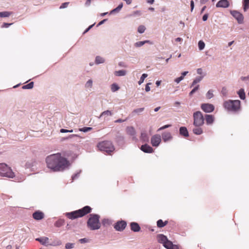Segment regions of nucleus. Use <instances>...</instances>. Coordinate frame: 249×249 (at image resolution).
Here are the masks:
<instances>
[{"mask_svg": "<svg viewBox=\"0 0 249 249\" xmlns=\"http://www.w3.org/2000/svg\"><path fill=\"white\" fill-rule=\"evenodd\" d=\"M46 161L47 167L54 172L63 171L70 165L69 161L60 153L48 156Z\"/></svg>", "mask_w": 249, "mask_h": 249, "instance_id": "f257e3e1", "label": "nucleus"}, {"mask_svg": "<svg viewBox=\"0 0 249 249\" xmlns=\"http://www.w3.org/2000/svg\"><path fill=\"white\" fill-rule=\"evenodd\" d=\"M92 209L89 206L84 207L83 208L70 213H66V216L69 219L73 220L82 217L91 212Z\"/></svg>", "mask_w": 249, "mask_h": 249, "instance_id": "f03ea898", "label": "nucleus"}, {"mask_svg": "<svg viewBox=\"0 0 249 249\" xmlns=\"http://www.w3.org/2000/svg\"><path fill=\"white\" fill-rule=\"evenodd\" d=\"M223 106L228 111L236 112L240 110L241 102L239 100H229L224 102Z\"/></svg>", "mask_w": 249, "mask_h": 249, "instance_id": "7ed1b4c3", "label": "nucleus"}, {"mask_svg": "<svg viewBox=\"0 0 249 249\" xmlns=\"http://www.w3.org/2000/svg\"><path fill=\"white\" fill-rule=\"evenodd\" d=\"M100 216L98 214H91L87 221V226L91 230H98L101 227L99 221Z\"/></svg>", "mask_w": 249, "mask_h": 249, "instance_id": "20e7f679", "label": "nucleus"}, {"mask_svg": "<svg viewBox=\"0 0 249 249\" xmlns=\"http://www.w3.org/2000/svg\"><path fill=\"white\" fill-rule=\"evenodd\" d=\"M97 147L100 151L105 152L107 155H111V153L115 150L112 143L109 141H105L99 142L97 144Z\"/></svg>", "mask_w": 249, "mask_h": 249, "instance_id": "39448f33", "label": "nucleus"}, {"mask_svg": "<svg viewBox=\"0 0 249 249\" xmlns=\"http://www.w3.org/2000/svg\"><path fill=\"white\" fill-rule=\"evenodd\" d=\"M0 175L10 178L15 177L14 173L11 169L5 163H0Z\"/></svg>", "mask_w": 249, "mask_h": 249, "instance_id": "423d86ee", "label": "nucleus"}, {"mask_svg": "<svg viewBox=\"0 0 249 249\" xmlns=\"http://www.w3.org/2000/svg\"><path fill=\"white\" fill-rule=\"evenodd\" d=\"M193 119V124L195 126H201L204 123V118L202 113L199 111L194 113Z\"/></svg>", "mask_w": 249, "mask_h": 249, "instance_id": "0eeeda50", "label": "nucleus"}, {"mask_svg": "<svg viewBox=\"0 0 249 249\" xmlns=\"http://www.w3.org/2000/svg\"><path fill=\"white\" fill-rule=\"evenodd\" d=\"M126 226V222L125 221L121 220L117 222L114 226V229L117 231H123Z\"/></svg>", "mask_w": 249, "mask_h": 249, "instance_id": "6e6552de", "label": "nucleus"}, {"mask_svg": "<svg viewBox=\"0 0 249 249\" xmlns=\"http://www.w3.org/2000/svg\"><path fill=\"white\" fill-rule=\"evenodd\" d=\"M231 15L237 20L239 23H242L243 21L244 17L240 12L233 10L231 11Z\"/></svg>", "mask_w": 249, "mask_h": 249, "instance_id": "1a4fd4ad", "label": "nucleus"}, {"mask_svg": "<svg viewBox=\"0 0 249 249\" xmlns=\"http://www.w3.org/2000/svg\"><path fill=\"white\" fill-rule=\"evenodd\" d=\"M161 142V137L160 135H155L151 139V143L153 146H158Z\"/></svg>", "mask_w": 249, "mask_h": 249, "instance_id": "9d476101", "label": "nucleus"}, {"mask_svg": "<svg viewBox=\"0 0 249 249\" xmlns=\"http://www.w3.org/2000/svg\"><path fill=\"white\" fill-rule=\"evenodd\" d=\"M201 108L205 112H212L214 109V106L210 104H202Z\"/></svg>", "mask_w": 249, "mask_h": 249, "instance_id": "9b49d317", "label": "nucleus"}, {"mask_svg": "<svg viewBox=\"0 0 249 249\" xmlns=\"http://www.w3.org/2000/svg\"><path fill=\"white\" fill-rule=\"evenodd\" d=\"M33 217L36 220H40L44 218V214L40 211H36L33 213Z\"/></svg>", "mask_w": 249, "mask_h": 249, "instance_id": "f8f14e48", "label": "nucleus"}, {"mask_svg": "<svg viewBox=\"0 0 249 249\" xmlns=\"http://www.w3.org/2000/svg\"><path fill=\"white\" fill-rule=\"evenodd\" d=\"M141 150L143 152L147 153H152L154 152L152 147L147 144L142 145L141 147Z\"/></svg>", "mask_w": 249, "mask_h": 249, "instance_id": "ddd939ff", "label": "nucleus"}, {"mask_svg": "<svg viewBox=\"0 0 249 249\" xmlns=\"http://www.w3.org/2000/svg\"><path fill=\"white\" fill-rule=\"evenodd\" d=\"M217 7L227 8L229 6V2L227 0H220L216 4Z\"/></svg>", "mask_w": 249, "mask_h": 249, "instance_id": "4468645a", "label": "nucleus"}, {"mask_svg": "<svg viewBox=\"0 0 249 249\" xmlns=\"http://www.w3.org/2000/svg\"><path fill=\"white\" fill-rule=\"evenodd\" d=\"M157 238L158 242L163 244V245L165 244V243L168 240V238H167V237L162 234H158L157 235Z\"/></svg>", "mask_w": 249, "mask_h": 249, "instance_id": "2eb2a0df", "label": "nucleus"}, {"mask_svg": "<svg viewBox=\"0 0 249 249\" xmlns=\"http://www.w3.org/2000/svg\"><path fill=\"white\" fill-rule=\"evenodd\" d=\"M36 240L39 242L43 245L47 246L49 245V239L48 237H43L41 238H37Z\"/></svg>", "mask_w": 249, "mask_h": 249, "instance_id": "dca6fc26", "label": "nucleus"}, {"mask_svg": "<svg viewBox=\"0 0 249 249\" xmlns=\"http://www.w3.org/2000/svg\"><path fill=\"white\" fill-rule=\"evenodd\" d=\"M131 230L134 232L139 231L141 230V228L139 225L136 222H132L130 224Z\"/></svg>", "mask_w": 249, "mask_h": 249, "instance_id": "f3484780", "label": "nucleus"}, {"mask_svg": "<svg viewBox=\"0 0 249 249\" xmlns=\"http://www.w3.org/2000/svg\"><path fill=\"white\" fill-rule=\"evenodd\" d=\"M204 119L206 120V124L208 125L211 124L214 121V117L212 115H206Z\"/></svg>", "mask_w": 249, "mask_h": 249, "instance_id": "a211bd4d", "label": "nucleus"}, {"mask_svg": "<svg viewBox=\"0 0 249 249\" xmlns=\"http://www.w3.org/2000/svg\"><path fill=\"white\" fill-rule=\"evenodd\" d=\"M179 133L181 135L184 137H187L189 136V133L188 130L186 127L181 126L179 128Z\"/></svg>", "mask_w": 249, "mask_h": 249, "instance_id": "6ab92c4d", "label": "nucleus"}, {"mask_svg": "<svg viewBox=\"0 0 249 249\" xmlns=\"http://www.w3.org/2000/svg\"><path fill=\"white\" fill-rule=\"evenodd\" d=\"M162 137L163 140L165 142L170 140L172 138L171 134L170 132H164L162 133Z\"/></svg>", "mask_w": 249, "mask_h": 249, "instance_id": "aec40b11", "label": "nucleus"}, {"mask_svg": "<svg viewBox=\"0 0 249 249\" xmlns=\"http://www.w3.org/2000/svg\"><path fill=\"white\" fill-rule=\"evenodd\" d=\"M126 131L127 134L133 136L136 134L135 128L132 126H128L126 129Z\"/></svg>", "mask_w": 249, "mask_h": 249, "instance_id": "412c9836", "label": "nucleus"}, {"mask_svg": "<svg viewBox=\"0 0 249 249\" xmlns=\"http://www.w3.org/2000/svg\"><path fill=\"white\" fill-rule=\"evenodd\" d=\"M193 132L196 135H200L203 133V129L200 126H196L193 129Z\"/></svg>", "mask_w": 249, "mask_h": 249, "instance_id": "4be33fe9", "label": "nucleus"}, {"mask_svg": "<svg viewBox=\"0 0 249 249\" xmlns=\"http://www.w3.org/2000/svg\"><path fill=\"white\" fill-rule=\"evenodd\" d=\"M168 223L167 221L163 222L161 219H159L157 222V226L159 228H162L166 226Z\"/></svg>", "mask_w": 249, "mask_h": 249, "instance_id": "5701e85b", "label": "nucleus"}, {"mask_svg": "<svg viewBox=\"0 0 249 249\" xmlns=\"http://www.w3.org/2000/svg\"><path fill=\"white\" fill-rule=\"evenodd\" d=\"M123 6V3H120L117 7H116V8L113 9L112 10H111L110 12V14H114L115 13H118L119 12L121 9L122 8Z\"/></svg>", "mask_w": 249, "mask_h": 249, "instance_id": "b1692460", "label": "nucleus"}, {"mask_svg": "<svg viewBox=\"0 0 249 249\" xmlns=\"http://www.w3.org/2000/svg\"><path fill=\"white\" fill-rule=\"evenodd\" d=\"M173 245L174 244H173V243L168 239L167 241L165 243V244L163 245V246L167 249H171Z\"/></svg>", "mask_w": 249, "mask_h": 249, "instance_id": "393cba45", "label": "nucleus"}, {"mask_svg": "<svg viewBox=\"0 0 249 249\" xmlns=\"http://www.w3.org/2000/svg\"><path fill=\"white\" fill-rule=\"evenodd\" d=\"M114 74L117 76H124L126 74V71L125 70H119L115 71Z\"/></svg>", "mask_w": 249, "mask_h": 249, "instance_id": "a878e982", "label": "nucleus"}, {"mask_svg": "<svg viewBox=\"0 0 249 249\" xmlns=\"http://www.w3.org/2000/svg\"><path fill=\"white\" fill-rule=\"evenodd\" d=\"M238 94L239 95V97L242 99L244 100L245 99L246 96H245V93L244 92V90L243 89H240L238 91Z\"/></svg>", "mask_w": 249, "mask_h": 249, "instance_id": "bb28decb", "label": "nucleus"}, {"mask_svg": "<svg viewBox=\"0 0 249 249\" xmlns=\"http://www.w3.org/2000/svg\"><path fill=\"white\" fill-rule=\"evenodd\" d=\"M243 4L244 10L246 11L249 8V0H244Z\"/></svg>", "mask_w": 249, "mask_h": 249, "instance_id": "cd10ccee", "label": "nucleus"}, {"mask_svg": "<svg viewBox=\"0 0 249 249\" xmlns=\"http://www.w3.org/2000/svg\"><path fill=\"white\" fill-rule=\"evenodd\" d=\"M12 14V12H0V18L2 17H8Z\"/></svg>", "mask_w": 249, "mask_h": 249, "instance_id": "c85d7f7f", "label": "nucleus"}, {"mask_svg": "<svg viewBox=\"0 0 249 249\" xmlns=\"http://www.w3.org/2000/svg\"><path fill=\"white\" fill-rule=\"evenodd\" d=\"M64 224V221L62 219H59L54 223V226L56 227H60L63 225Z\"/></svg>", "mask_w": 249, "mask_h": 249, "instance_id": "c756f323", "label": "nucleus"}, {"mask_svg": "<svg viewBox=\"0 0 249 249\" xmlns=\"http://www.w3.org/2000/svg\"><path fill=\"white\" fill-rule=\"evenodd\" d=\"M105 62V60L101 56H97L95 59V62L96 64L103 63Z\"/></svg>", "mask_w": 249, "mask_h": 249, "instance_id": "7c9ffc66", "label": "nucleus"}, {"mask_svg": "<svg viewBox=\"0 0 249 249\" xmlns=\"http://www.w3.org/2000/svg\"><path fill=\"white\" fill-rule=\"evenodd\" d=\"M141 139L143 142H148V137L147 136V135L145 133H142Z\"/></svg>", "mask_w": 249, "mask_h": 249, "instance_id": "2f4dec72", "label": "nucleus"}, {"mask_svg": "<svg viewBox=\"0 0 249 249\" xmlns=\"http://www.w3.org/2000/svg\"><path fill=\"white\" fill-rule=\"evenodd\" d=\"M34 87V82H31L30 83L24 85L22 87L23 89H31Z\"/></svg>", "mask_w": 249, "mask_h": 249, "instance_id": "473e14b6", "label": "nucleus"}, {"mask_svg": "<svg viewBox=\"0 0 249 249\" xmlns=\"http://www.w3.org/2000/svg\"><path fill=\"white\" fill-rule=\"evenodd\" d=\"M146 43H150V41L145 40V41H139V42H136L135 43V46L138 47H141V46H142V45H143Z\"/></svg>", "mask_w": 249, "mask_h": 249, "instance_id": "72a5a7b5", "label": "nucleus"}, {"mask_svg": "<svg viewBox=\"0 0 249 249\" xmlns=\"http://www.w3.org/2000/svg\"><path fill=\"white\" fill-rule=\"evenodd\" d=\"M119 89L120 87L115 83L112 84L111 86V89L113 92L118 90Z\"/></svg>", "mask_w": 249, "mask_h": 249, "instance_id": "f704fd0d", "label": "nucleus"}, {"mask_svg": "<svg viewBox=\"0 0 249 249\" xmlns=\"http://www.w3.org/2000/svg\"><path fill=\"white\" fill-rule=\"evenodd\" d=\"M147 76H148L147 74L146 73L142 74V76L140 78V80L138 82V84L139 85H141V84H142L143 82L144 79L145 78H146L147 77Z\"/></svg>", "mask_w": 249, "mask_h": 249, "instance_id": "c9c22d12", "label": "nucleus"}, {"mask_svg": "<svg viewBox=\"0 0 249 249\" xmlns=\"http://www.w3.org/2000/svg\"><path fill=\"white\" fill-rule=\"evenodd\" d=\"M202 76H199L198 77L196 78L193 82L192 84L191 85V87L194 86L196 83L199 82L202 79Z\"/></svg>", "mask_w": 249, "mask_h": 249, "instance_id": "e433bc0d", "label": "nucleus"}, {"mask_svg": "<svg viewBox=\"0 0 249 249\" xmlns=\"http://www.w3.org/2000/svg\"><path fill=\"white\" fill-rule=\"evenodd\" d=\"M102 223L105 226H108L111 224L110 220L108 219H104L102 221Z\"/></svg>", "mask_w": 249, "mask_h": 249, "instance_id": "4c0bfd02", "label": "nucleus"}, {"mask_svg": "<svg viewBox=\"0 0 249 249\" xmlns=\"http://www.w3.org/2000/svg\"><path fill=\"white\" fill-rule=\"evenodd\" d=\"M198 48H199V50H202L204 48L205 45L204 42L203 41L200 40L198 42Z\"/></svg>", "mask_w": 249, "mask_h": 249, "instance_id": "58836bf2", "label": "nucleus"}, {"mask_svg": "<svg viewBox=\"0 0 249 249\" xmlns=\"http://www.w3.org/2000/svg\"><path fill=\"white\" fill-rule=\"evenodd\" d=\"M145 30V27L143 25H141L138 27V31L140 33H143Z\"/></svg>", "mask_w": 249, "mask_h": 249, "instance_id": "ea45409f", "label": "nucleus"}, {"mask_svg": "<svg viewBox=\"0 0 249 249\" xmlns=\"http://www.w3.org/2000/svg\"><path fill=\"white\" fill-rule=\"evenodd\" d=\"M92 129L91 127H84L81 129H80V131H83L84 132H88Z\"/></svg>", "mask_w": 249, "mask_h": 249, "instance_id": "a19ab883", "label": "nucleus"}, {"mask_svg": "<svg viewBox=\"0 0 249 249\" xmlns=\"http://www.w3.org/2000/svg\"><path fill=\"white\" fill-rule=\"evenodd\" d=\"M213 91L211 90H209L206 94V97L208 99H211L213 97Z\"/></svg>", "mask_w": 249, "mask_h": 249, "instance_id": "79ce46f5", "label": "nucleus"}, {"mask_svg": "<svg viewBox=\"0 0 249 249\" xmlns=\"http://www.w3.org/2000/svg\"><path fill=\"white\" fill-rule=\"evenodd\" d=\"M74 247V244L68 243L65 245V248L66 249H71Z\"/></svg>", "mask_w": 249, "mask_h": 249, "instance_id": "37998d69", "label": "nucleus"}, {"mask_svg": "<svg viewBox=\"0 0 249 249\" xmlns=\"http://www.w3.org/2000/svg\"><path fill=\"white\" fill-rule=\"evenodd\" d=\"M104 115L111 116V115H112V112L109 110L105 111L101 113V116H104Z\"/></svg>", "mask_w": 249, "mask_h": 249, "instance_id": "c03bdc74", "label": "nucleus"}, {"mask_svg": "<svg viewBox=\"0 0 249 249\" xmlns=\"http://www.w3.org/2000/svg\"><path fill=\"white\" fill-rule=\"evenodd\" d=\"M221 93L224 96H226L228 93V90L226 88L223 87L221 90Z\"/></svg>", "mask_w": 249, "mask_h": 249, "instance_id": "a18cd8bd", "label": "nucleus"}, {"mask_svg": "<svg viewBox=\"0 0 249 249\" xmlns=\"http://www.w3.org/2000/svg\"><path fill=\"white\" fill-rule=\"evenodd\" d=\"M92 86V81L90 79L89 80L86 84V87L87 88H91Z\"/></svg>", "mask_w": 249, "mask_h": 249, "instance_id": "49530a36", "label": "nucleus"}, {"mask_svg": "<svg viewBox=\"0 0 249 249\" xmlns=\"http://www.w3.org/2000/svg\"><path fill=\"white\" fill-rule=\"evenodd\" d=\"M199 88V85H197L196 87H195L192 91L190 92V95H192L193 94H194Z\"/></svg>", "mask_w": 249, "mask_h": 249, "instance_id": "de8ad7c7", "label": "nucleus"}, {"mask_svg": "<svg viewBox=\"0 0 249 249\" xmlns=\"http://www.w3.org/2000/svg\"><path fill=\"white\" fill-rule=\"evenodd\" d=\"M171 126V124H166V125H165L163 126H161L160 127V128H159L158 130V131H160V130H163L165 128H168L169 127H170Z\"/></svg>", "mask_w": 249, "mask_h": 249, "instance_id": "09e8293b", "label": "nucleus"}, {"mask_svg": "<svg viewBox=\"0 0 249 249\" xmlns=\"http://www.w3.org/2000/svg\"><path fill=\"white\" fill-rule=\"evenodd\" d=\"M60 132L61 133L72 132L73 130L72 129L68 130V129L62 128L60 129Z\"/></svg>", "mask_w": 249, "mask_h": 249, "instance_id": "8fccbe9b", "label": "nucleus"}, {"mask_svg": "<svg viewBox=\"0 0 249 249\" xmlns=\"http://www.w3.org/2000/svg\"><path fill=\"white\" fill-rule=\"evenodd\" d=\"M69 2H64V3H62V5L60 6V8L62 9V8H66L68 6V5H69Z\"/></svg>", "mask_w": 249, "mask_h": 249, "instance_id": "3c124183", "label": "nucleus"}, {"mask_svg": "<svg viewBox=\"0 0 249 249\" xmlns=\"http://www.w3.org/2000/svg\"><path fill=\"white\" fill-rule=\"evenodd\" d=\"M183 79V76H180L179 77L176 78L175 79V82H176L177 83H179Z\"/></svg>", "mask_w": 249, "mask_h": 249, "instance_id": "603ef678", "label": "nucleus"}, {"mask_svg": "<svg viewBox=\"0 0 249 249\" xmlns=\"http://www.w3.org/2000/svg\"><path fill=\"white\" fill-rule=\"evenodd\" d=\"M151 85V83H147L146 85V86H145V91L146 92H148L150 91V88L149 87V85Z\"/></svg>", "mask_w": 249, "mask_h": 249, "instance_id": "864d4df0", "label": "nucleus"}, {"mask_svg": "<svg viewBox=\"0 0 249 249\" xmlns=\"http://www.w3.org/2000/svg\"><path fill=\"white\" fill-rule=\"evenodd\" d=\"M143 110H144V108L143 107H142V108H137L136 109H135L134 110V112H136V113H139V112H142Z\"/></svg>", "mask_w": 249, "mask_h": 249, "instance_id": "5fc2aeb1", "label": "nucleus"}, {"mask_svg": "<svg viewBox=\"0 0 249 249\" xmlns=\"http://www.w3.org/2000/svg\"><path fill=\"white\" fill-rule=\"evenodd\" d=\"M11 24H12V23H3V24L2 25V28H8Z\"/></svg>", "mask_w": 249, "mask_h": 249, "instance_id": "6e6d98bb", "label": "nucleus"}, {"mask_svg": "<svg viewBox=\"0 0 249 249\" xmlns=\"http://www.w3.org/2000/svg\"><path fill=\"white\" fill-rule=\"evenodd\" d=\"M190 5H191V11H192L194 8V2L193 0H192L191 1Z\"/></svg>", "mask_w": 249, "mask_h": 249, "instance_id": "4d7b16f0", "label": "nucleus"}, {"mask_svg": "<svg viewBox=\"0 0 249 249\" xmlns=\"http://www.w3.org/2000/svg\"><path fill=\"white\" fill-rule=\"evenodd\" d=\"M94 26V24H92L91 25H90L84 32V34H85L86 33L88 32L93 26Z\"/></svg>", "mask_w": 249, "mask_h": 249, "instance_id": "13d9d810", "label": "nucleus"}, {"mask_svg": "<svg viewBox=\"0 0 249 249\" xmlns=\"http://www.w3.org/2000/svg\"><path fill=\"white\" fill-rule=\"evenodd\" d=\"M208 16L207 14H205L203 15V17H202V19L203 21H206L208 19Z\"/></svg>", "mask_w": 249, "mask_h": 249, "instance_id": "bf43d9fd", "label": "nucleus"}, {"mask_svg": "<svg viewBox=\"0 0 249 249\" xmlns=\"http://www.w3.org/2000/svg\"><path fill=\"white\" fill-rule=\"evenodd\" d=\"M197 73L199 74L202 73V70L201 68H199L197 70Z\"/></svg>", "mask_w": 249, "mask_h": 249, "instance_id": "052dcab7", "label": "nucleus"}, {"mask_svg": "<svg viewBox=\"0 0 249 249\" xmlns=\"http://www.w3.org/2000/svg\"><path fill=\"white\" fill-rule=\"evenodd\" d=\"M77 136H78L77 135L72 134V135H71L69 136L66 139H70V138H72L73 137H77Z\"/></svg>", "mask_w": 249, "mask_h": 249, "instance_id": "680f3d73", "label": "nucleus"}, {"mask_svg": "<svg viewBox=\"0 0 249 249\" xmlns=\"http://www.w3.org/2000/svg\"><path fill=\"white\" fill-rule=\"evenodd\" d=\"M171 249H179V247L176 245H174Z\"/></svg>", "mask_w": 249, "mask_h": 249, "instance_id": "e2e57ef3", "label": "nucleus"}, {"mask_svg": "<svg viewBox=\"0 0 249 249\" xmlns=\"http://www.w3.org/2000/svg\"><path fill=\"white\" fill-rule=\"evenodd\" d=\"M188 73V71H184L181 73V76H183V78L184 79V76Z\"/></svg>", "mask_w": 249, "mask_h": 249, "instance_id": "0e129e2a", "label": "nucleus"}, {"mask_svg": "<svg viewBox=\"0 0 249 249\" xmlns=\"http://www.w3.org/2000/svg\"><path fill=\"white\" fill-rule=\"evenodd\" d=\"M161 81H157L156 82V84L157 86H159L160 85Z\"/></svg>", "mask_w": 249, "mask_h": 249, "instance_id": "69168bd1", "label": "nucleus"}, {"mask_svg": "<svg viewBox=\"0 0 249 249\" xmlns=\"http://www.w3.org/2000/svg\"><path fill=\"white\" fill-rule=\"evenodd\" d=\"M182 40V39L180 37H178L176 39V41L179 42L181 41Z\"/></svg>", "mask_w": 249, "mask_h": 249, "instance_id": "338daca9", "label": "nucleus"}, {"mask_svg": "<svg viewBox=\"0 0 249 249\" xmlns=\"http://www.w3.org/2000/svg\"><path fill=\"white\" fill-rule=\"evenodd\" d=\"M154 2V0H147V2L150 4H153Z\"/></svg>", "mask_w": 249, "mask_h": 249, "instance_id": "774afa93", "label": "nucleus"}]
</instances>
